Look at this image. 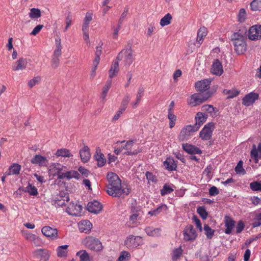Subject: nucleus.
<instances>
[{"label": "nucleus", "instance_id": "nucleus-58", "mask_svg": "<svg viewBox=\"0 0 261 261\" xmlns=\"http://www.w3.org/2000/svg\"><path fill=\"white\" fill-rule=\"evenodd\" d=\"M250 187L253 191L261 190V184L257 182H251Z\"/></svg>", "mask_w": 261, "mask_h": 261}, {"label": "nucleus", "instance_id": "nucleus-20", "mask_svg": "<svg viewBox=\"0 0 261 261\" xmlns=\"http://www.w3.org/2000/svg\"><path fill=\"white\" fill-rule=\"evenodd\" d=\"M207 115L203 114L201 112H198L195 117V124L194 125L195 130H198L200 127L206 121Z\"/></svg>", "mask_w": 261, "mask_h": 261}, {"label": "nucleus", "instance_id": "nucleus-62", "mask_svg": "<svg viewBox=\"0 0 261 261\" xmlns=\"http://www.w3.org/2000/svg\"><path fill=\"white\" fill-rule=\"evenodd\" d=\"M219 190L215 186H213L209 189V194L210 196H214L219 194Z\"/></svg>", "mask_w": 261, "mask_h": 261}, {"label": "nucleus", "instance_id": "nucleus-50", "mask_svg": "<svg viewBox=\"0 0 261 261\" xmlns=\"http://www.w3.org/2000/svg\"><path fill=\"white\" fill-rule=\"evenodd\" d=\"M41 80V78L40 76H36L29 81L28 82V86L30 88H32L36 84H38Z\"/></svg>", "mask_w": 261, "mask_h": 261}, {"label": "nucleus", "instance_id": "nucleus-52", "mask_svg": "<svg viewBox=\"0 0 261 261\" xmlns=\"http://www.w3.org/2000/svg\"><path fill=\"white\" fill-rule=\"evenodd\" d=\"M60 57V56H55L53 55V58L51 60V67L53 68L56 69L58 67L59 64V62H60V60H59Z\"/></svg>", "mask_w": 261, "mask_h": 261}, {"label": "nucleus", "instance_id": "nucleus-35", "mask_svg": "<svg viewBox=\"0 0 261 261\" xmlns=\"http://www.w3.org/2000/svg\"><path fill=\"white\" fill-rule=\"evenodd\" d=\"M21 189L23 191H24L25 192H28L31 195L34 196L38 194V191L37 188L35 186L31 185L30 184H29L27 187L23 188Z\"/></svg>", "mask_w": 261, "mask_h": 261}, {"label": "nucleus", "instance_id": "nucleus-9", "mask_svg": "<svg viewBox=\"0 0 261 261\" xmlns=\"http://www.w3.org/2000/svg\"><path fill=\"white\" fill-rule=\"evenodd\" d=\"M214 128V123L209 122L204 125L199 133L200 137L203 140H209L211 139L213 131Z\"/></svg>", "mask_w": 261, "mask_h": 261}, {"label": "nucleus", "instance_id": "nucleus-63", "mask_svg": "<svg viewBox=\"0 0 261 261\" xmlns=\"http://www.w3.org/2000/svg\"><path fill=\"white\" fill-rule=\"evenodd\" d=\"M144 89L142 87H140L138 90V94H137V99L138 102H140L141 98L143 95Z\"/></svg>", "mask_w": 261, "mask_h": 261}, {"label": "nucleus", "instance_id": "nucleus-48", "mask_svg": "<svg viewBox=\"0 0 261 261\" xmlns=\"http://www.w3.org/2000/svg\"><path fill=\"white\" fill-rule=\"evenodd\" d=\"M168 118L170 120L169 127L172 128L175 126L176 116L173 113H168Z\"/></svg>", "mask_w": 261, "mask_h": 261}, {"label": "nucleus", "instance_id": "nucleus-16", "mask_svg": "<svg viewBox=\"0 0 261 261\" xmlns=\"http://www.w3.org/2000/svg\"><path fill=\"white\" fill-rule=\"evenodd\" d=\"M211 72L216 75H221L223 73L222 65L219 59H215L211 68Z\"/></svg>", "mask_w": 261, "mask_h": 261}, {"label": "nucleus", "instance_id": "nucleus-22", "mask_svg": "<svg viewBox=\"0 0 261 261\" xmlns=\"http://www.w3.org/2000/svg\"><path fill=\"white\" fill-rule=\"evenodd\" d=\"M69 200V197H53L51 199V203L56 207L63 206L66 202Z\"/></svg>", "mask_w": 261, "mask_h": 261}, {"label": "nucleus", "instance_id": "nucleus-41", "mask_svg": "<svg viewBox=\"0 0 261 261\" xmlns=\"http://www.w3.org/2000/svg\"><path fill=\"white\" fill-rule=\"evenodd\" d=\"M130 254L126 251H123L120 253V256L117 261H129L130 259Z\"/></svg>", "mask_w": 261, "mask_h": 261}, {"label": "nucleus", "instance_id": "nucleus-14", "mask_svg": "<svg viewBox=\"0 0 261 261\" xmlns=\"http://www.w3.org/2000/svg\"><path fill=\"white\" fill-rule=\"evenodd\" d=\"M42 233L47 238L51 240L58 238V230L49 226H45L42 228Z\"/></svg>", "mask_w": 261, "mask_h": 261}, {"label": "nucleus", "instance_id": "nucleus-40", "mask_svg": "<svg viewBox=\"0 0 261 261\" xmlns=\"http://www.w3.org/2000/svg\"><path fill=\"white\" fill-rule=\"evenodd\" d=\"M29 16L32 19H37L41 17V11L37 8H32L29 13Z\"/></svg>", "mask_w": 261, "mask_h": 261}, {"label": "nucleus", "instance_id": "nucleus-44", "mask_svg": "<svg viewBox=\"0 0 261 261\" xmlns=\"http://www.w3.org/2000/svg\"><path fill=\"white\" fill-rule=\"evenodd\" d=\"M56 49L54 50L53 55H54L55 56H60L61 55V49H62L61 39H59L58 40L57 39H56Z\"/></svg>", "mask_w": 261, "mask_h": 261}, {"label": "nucleus", "instance_id": "nucleus-39", "mask_svg": "<svg viewBox=\"0 0 261 261\" xmlns=\"http://www.w3.org/2000/svg\"><path fill=\"white\" fill-rule=\"evenodd\" d=\"M204 233L206 236V238L208 239H211L214 235L215 232V230L212 229L208 225L204 224Z\"/></svg>", "mask_w": 261, "mask_h": 261}, {"label": "nucleus", "instance_id": "nucleus-2", "mask_svg": "<svg viewBox=\"0 0 261 261\" xmlns=\"http://www.w3.org/2000/svg\"><path fill=\"white\" fill-rule=\"evenodd\" d=\"M108 184L107 186L106 191L110 196L115 194L128 195L131 191L130 186L126 182H121L118 176L114 172H108L107 175Z\"/></svg>", "mask_w": 261, "mask_h": 261}, {"label": "nucleus", "instance_id": "nucleus-55", "mask_svg": "<svg viewBox=\"0 0 261 261\" xmlns=\"http://www.w3.org/2000/svg\"><path fill=\"white\" fill-rule=\"evenodd\" d=\"M252 225L253 227H256L261 225V213L256 215Z\"/></svg>", "mask_w": 261, "mask_h": 261}, {"label": "nucleus", "instance_id": "nucleus-29", "mask_svg": "<svg viewBox=\"0 0 261 261\" xmlns=\"http://www.w3.org/2000/svg\"><path fill=\"white\" fill-rule=\"evenodd\" d=\"M48 162L47 159L41 155H35L32 159L31 163L33 164H38L39 166H45Z\"/></svg>", "mask_w": 261, "mask_h": 261}, {"label": "nucleus", "instance_id": "nucleus-19", "mask_svg": "<svg viewBox=\"0 0 261 261\" xmlns=\"http://www.w3.org/2000/svg\"><path fill=\"white\" fill-rule=\"evenodd\" d=\"M251 157L254 160L255 163H257L259 159H261V143L258 145L257 148L253 144L250 152Z\"/></svg>", "mask_w": 261, "mask_h": 261}, {"label": "nucleus", "instance_id": "nucleus-61", "mask_svg": "<svg viewBox=\"0 0 261 261\" xmlns=\"http://www.w3.org/2000/svg\"><path fill=\"white\" fill-rule=\"evenodd\" d=\"M78 170L85 177H88L90 173L88 170L82 166L80 167Z\"/></svg>", "mask_w": 261, "mask_h": 261}, {"label": "nucleus", "instance_id": "nucleus-17", "mask_svg": "<svg viewBox=\"0 0 261 261\" xmlns=\"http://www.w3.org/2000/svg\"><path fill=\"white\" fill-rule=\"evenodd\" d=\"M134 143V140H129L126 142L125 150H126V151H125L123 153V154L127 155H133L137 154L138 153L142 151V149L139 147H137V149H135L133 150H132V146H133Z\"/></svg>", "mask_w": 261, "mask_h": 261}, {"label": "nucleus", "instance_id": "nucleus-46", "mask_svg": "<svg viewBox=\"0 0 261 261\" xmlns=\"http://www.w3.org/2000/svg\"><path fill=\"white\" fill-rule=\"evenodd\" d=\"M76 255L79 256L80 261H87L89 259V255L86 250H81L77 252Z\"/></svg>", "mask_w": 261, "mask_h": 261}, {"label": "nucleus", "instance_id": "nucleus-36", "mask_svg": "<svg viewBox=\"0 0 261 261\" xmlns=\"http://www.w3.org/2000/svg\"><path fill=\"white\" fill-rule=\"evenodd\" d=\"M146 233L149 236H158L161 231L160 228H154L152 227H147L145 229Z\"/></svg>", "mask_w": 261, "mask_h": 261}, {"label": "nucleus", "instance_id": "nucleus-32", "mask_svg": "<svg viewBox=\"0 0 261 261\" xmlns=\"http://www.w3.org/2000/svg\"><path fill=\"white\" fill-rule=\"evenodd\" d=\"M20 169L21 166L17 163H14L10 166L8 175H18L19 174Z\"/></svg>", "mask_w": 261, "mask_h": 261}, {"label": "nucleus", "instance_id": "nucleus-30", "mask_svg": "<svg viewBox=\"0 0 261 261\" xmlns=\"http://www.w3.org/2000/svg\"><path fill=\"white\" fill-rule=\"evenodd\" d=\"M117 59L116 61L113 62L111 66V69L109 70V78L112 79L113 77L117 75L118 72L119 63Z\"/></svg>", "mask_w": 261, "mask_h": 261}, {"label": "nucleus", "instance_id": "nucleus-42", "mask_svg": "<svg viewBox=\"0 0 261 261\" xmlns=\"http://www.w3.org/2000/svg\"><path fill=\"white\" fill-rule=\"evenodd\" d=\"M56 155L58 156H61L63 157H70L72 156L70 153L69 150L66 148L58 149L56 153Z\"/></svg>", "mask_w": 261, "mask_h": 261}, {"label": "nucleus", "instance_id": "nucleus-11", "mask_svg": "<svg viewBox=\"0 0 261 261\" xmlns=\"http://www.w3.org/2000/svg\"><path fill=\"white\" fill-rule=\"evenodd\" d=\"M195 128L194 125H189L184 127L181 130L178 139L180 141L187 140L192 133L197 131L195 130Z\"/></svg>", "mask_w": 261, "mask_h": 261}, {"label": "nucleus", "instance_id": "nucleus-23", "mask_svg": "<svg viewBox=\"0 0 261 261\" xmlns=\"http://www.w3.org/2000/svg\"><path fill=\"white\" fill-rule=\"evenodd\" d=\"M236 222L229 216L225 217V226L226 229L225 233L230 234L235 226Z\"/></svg>", "mask_w": 261, "mask_h": 261}, {"label": "nucleus", "instance_id": "nucleus-45", "mask_svg": "<svg viewBox=\"0 0 261 261\" xmlns=\"http://www.w3.org/2000/svg\"><path fill=\"white\" fill-rule=\"evenodd\" d=\"M182 253V250L180 247L177 248H175L173 251V254L172 256V260L175 261L178 259L181 255Z\"/></svg>", "mask_w": 261, "mask_h": 261}, {"label": "nucleus", "instance_id": "nucleus-24", "mask_svg": "<svg viewBox=\"0 0 261 261\" xmlns=\"http://www.w3.org/2000/svg\"><path fill=\"white\" fill-rule=\"evenodd\" d=\"M27 60L23 58H19L14 65L12 66V70L13 71H18L19 70L25 69L27 67Z\"/></svg>", "mask_w": 261, "mask_h": 261}, {"label": "nucleus", "instance_id": "nucleus-15", "mask_svg": "<svg viewBox=\"0 0 261 261\" xmlns=\"http://www.w3.org/2000/svg\"><path fill=\"white\" fill-rule=\"evenodd\" d=\"M34 256L40 261H47L49 257V251L46 249H37L33 252Z\"/></svg>", "mask_w": 261, "mask_h": 261}, {"label": "nucleus", "instance_id": "nucleus-53", "mask_svg": "<svg viewBox=\"0 0 261 261\" xmlns=\"http://www.w3.org/2000/svg\"><path fill=\"white\" fill-rule=\"evenodd\" d=\"M235 171L237 173H245V171L243 168V162L240 161L235 168Z\"/></svg>", "mask_w": 261, "mask_h": 261}, {"label": "nucleus", "instance_id": "nucleus-7", "mask_svg": "<svg viewBox=\"0 0 261 261\" xmlns=\"http://www.w3.org/2000/svg\"><path fill=\"white\" fill-rule=\"evenodd\" d=\"M143 244V239L140 236L129 235L124 241V245L128 249L136 248Z\"/></svg>", "mask_w": 261, "mask_h": 261}, {"label": "nucleus", "instance_id": "nucleus-64", "mask_svg": "<svg viewBox=\"0 0 261 261\" xmlns=\"http://www.w3.org/2000/svg\"><path fill=\"white\" fill-rule=\"evenodd\" d=\"M130 97L128 95H126L123 98L122 101L121 102V104L123 105H125L127 106L129 101H130Z\"/></svg>", "mask_w": 261, "mask_h": 261}, {"label": "nucleus", "instance_id": "nucleus-8", "mask_svg": "<svg viewBox=\"0 0 261 261\" xmlns=\"http://www.w3.org/2000/svg\"><path fill=\"white\" fill-rule=\"evenodd\" d=\"M83 206L78 202L71 201L66 208L67 213L73 216H80L82 214Z\"/></svg>", "mask_w": 261, "mask_h": 261}, {"label": "nucleus", "instance_id": "nucleus-10", "mask_svg": "<svg viewBox=\"0 0 261 261\" xmlns=\"http://www.w3.org/2000/svg\"><path fill=\"white\" fill-rule=\"evenodd\" d=\"M248 38L251 40L261 39V25H255L250 28L248 33Z\"/></svg>", "mask_w": 261, "mask_h": 261}, {"label": "nucleus", "instance_id": "nucleus-51", "mask_svg": "<svg viewBox=\"0 0 261 261\" xmlns=\"http://www.w3.org/2000/svg\"><path fill=\"white\" fill-rule=\"evenodd\" d=\"M145 175L148 181H151L153 182H157V178L156 176L152 174V173L150 172L149 171H147L145 173Z\"/></svg>", "mask_w": 261, "mask_h": 261}, {"label": "nucleus", "instance_id": "nucleus-3", "mask_svg": "<svg viewBox=\"0 0 261 261\" xmlns=\"http://www.w3.org/2000/svg\"><path fill=\"white\" fill-rule=\"evenodd\" d=\"M246 33L247 30L243 29L233 33L231 36L234 50L238 55L244 54L247 50Z\"/></svg>", "mask_w": 261, "mask_h": 261}, {"label": "nucleus", "instance_id": "nucleus-47", "mask_svg": "<svg viewBox=\"0 0 261 261\" xmlns=\"http://www.w3.org/2000/svg\"><path fill=\"white\" fill-rule=\"evenodd\" d=\"M172 191H173L172 188L169 185L165 184L162 189L161 190V193L162 195L163 196L166 194H169Z\"/></svg>", "mask_w": 261, "mask_h": 261}, {"label": "nucleus", "instance_id": "nucleus-25", "mask_svg": "<svg viewBox=\"0 0 261 261\" xmlns=\"http://www.w3.org/2000/svg\"><path fill=\"white\" fill-rule=\"evenodd\" d=\"M94 158L97 161V165L98 167H102L106 163V160L105 158V156L101 152V150L99 147L96 149Z\"/></svg>", "mask_w": 261, "mask_h": 261}, {"label": "nucleus", "instance_id": "nucleus-43", "mask_svg": "<svg viewBox=\"0 0 261 261\" xmlns=\"http://www.w3.org/2000/svg\"><path fill=\"white\" fill-rule=\"evenodd\" d=\"M240 92L236 90H227L225 89L223 91V93L228 95L227 98H232L238 96Z\"/></svg>", "mask_w": 261, "mask_h": 261}, {"label": "nucleus", "instance_id": "nucleus-13", "mask_svg": "<svg viewBox=\"0 0 261 261\" xmlns=\"http://www.w3.org/2000/svg\"><path fill=\"white\" fill-rule=\"evenodd\" d=\"M259 98L258 94L253 92L246 95L242 99V103L245 106L248 107L252 105L256 100Z\"/></svg>", "mask_w": 261, "mask_h": 261}, {"label": "nucleus", "instance_id": "nucleus-34", "mask_svg": "<svg viewBox=\"0 0 261 261\" xmlns=\"http://www.w3.org/2000/svg\"><path fill=\"white\" fill-rule=\"evenodd\" d=\"M206 34L207 29L204 27L200 28L197 33V41L201 44L203 37L206 36Z\"/></svg>", "mask_w": 261, "mask_h": 261}, {"label": "nucleus", "instance_id": "nucleus-4", "mask_svg": "<svg viewBox=\"0 0 261 261\" xmlns=\"http://www.w3.org/2000/svg\"><path fill=\"white\" fill-rule=\"evenodd\" d=\"M82 243L88 249L96 252L102 251L103 246L99 239L92 236H88L84 238Z\"/></svg>", "mask_w": 261, "mask_h": 261}, {"label": "nucleus", "instance_id": "nucleus-37", "mask_svg": "<svg viewBox=\"0 0 261 261\" xmlns=\"http://www.w3.org/2000/svg\"><path fill=\"white\" fill-rule=\"evenodd\" d=\"M251 10L254 11H261V0H253L250 3Z\"/></svg>", "mask_w": 261, "mask_h": 261}, {"label": "nucleus", "instance_id": "nucleus-49", "mask_svg": "<svg viewBox=\"0 0 261 261\" xmlns=\"http://www.w3.org/2000/svg\"><path fill=\"white\" fill-rule=\"evenodd\" d=\"M197 212L202 219H205L207 218L208 214L203 207H199L197 208Z\"/></svg>", "mask_w": 261, "mask_h": 261}, {"label": "nucleus", "instance_id": "nucleus-38", "mask_svg": "<svg viewBox=\"0 0 261 261\" xmlns=\"http://www.w3.org/2000/svg\"><path fill=\"white\" fill-rule=\"evenodd\" d=\"M172 18V17L170 13L167 14L161 19L160 25L162 27H164L169 24Z\"/></svg>", "mask_w": 261, "mask_h": 261}, {"label": "nucleus", "instance_id": "nucleus-57", "mask_svg": "<svg viewBox=\"0 0 261 261\" xmlns=\"http://www.w3.org/2000/svg\"><path fill=\"white\" fill-rule=\"evenodd\" d=\"M245 227V224L243 221L240 220L238 222L236 226V232L237 233H241Z\"/></svg>", "mask_w": 261, "mask_h": 261}, {"label": "nucleus", "instance_id": "nucleus-59", "mask_svg": "<svg viewBox=\"0 0 261 261\" xmlns=\"http://www.w3.org/2000/svg\"><path fill=\"white\" fill-rule=\"evenodd\" d=\"M246 14V11L244 9H241L239 11L238 17L239 21L241 22L244 21L245 20V16Z\"/></svg>", "mask_w": 261, "mask_h": 261}, {"label": "nucleus", "instance_id": "nucleus-18", "mask_svg": "<svg viewBox=\"0 0 261 261\" xmlns=\"http://www.w3.org/2000/svg\"><path fill=\"white\" fill-rule=\"evenodd\" d=\"M78 226L80 232L88 233L91 231L92 224L90 221L84 220L81 221L78 223Z\"/></svg>", "mask_w": 261, "mask_h": 261}, {"label": "nucleus", "instance_id": "nucleus-26", "mask_svg": "<svg viewBox=\"0 0 261 261\" xmlns=\"http://www.w3.org/2000/svg\"><path fill=\"white\" fill-rule=\"evenodd\" d=\"M163 163L167 170L172 171L176 170L177 164L173 158H167Z\"/></svg>", "mask_w": 261, "mask_h": 261}, {"label": "nucleus", "instance_id": "nucleus-12", "mask_svg": "<svg viewBox=\"0 0 261 261\" xmlns=\"http://www.w3.org/2000/svg\"><path fill=\"white\" fill-rule=\"evenodd\" d=\"M102 205L100 202L96 200H94L88 203L86 209L90 213L97 214L102 211Z\"/></svg>", "mask_w": 261, "mask_h": 261}, {"label": "nucleus", "instance_id": "nucleus-1", "mask_svg": "<svg viewBox=\"0 0 261 261\" xmlns=\"http://www.w3.org/2000/svg\"><path fill=\"white\" fill-rule=\"evenodd\" d=\"M211 81L210 79H204L197 82L195 87L198 93L192 95L189 104L193 107L197 106L211 97L214 92L210 90Z\"/></svg>", "mask_w": 261, "mask_h": 261}, {"label": "nucleus", "instance_id": "nucleus-54", "mask_svg": "<svg viewBox=\"0 0 261 261\" xmlns=\"http://www.w3.org/2000/svg\"><path fill=\"white\" fill-rule=\"evenodd\" d=\"M201 110L202 111L207 112L209 113L212 114L213 112H214L215 108L212 105H205L202 107Z\"/></svg>", "mask_w": 261, "mask_h": 261}, {"label": "nucleus", "instance_id": "nucleus-60", "mask_svg": "<svg viewBox=\"0 0 261 261\" xmlns=\"http://www.w3.org/2000/svg\"><path fill=\"white\" fill-rule=\"evenodd\" d=\"M43 28V25L42 24H39L37 25L32 31L31 33V35L35 36L37 34L39 33V32L41 30V29Z\"/></svg>", "mask_w": 261, "mask_h": 261}, {"label": "nucleus", "instance_id": "nucleus-21", "mask_svg": "<svg viewBox=\"0 0 261 261\" xmlns=\"http://www.w3.org/2000/svg\"><path fill=\"white\" fill-rule=\"evenodd\" d=\"M182 149L190 154H201L202 151L197 147L188 143L182 144Z\"/></svg>", "mask_w": 261, "mask_h": 261}, {"label": "nucleus", "instance_id": "nucleus-5", "mask_svg": "<svg viewBox=\"0 0 261 261\" xmlns=\"http://www.w3.org/2000/svg\"><path fill=\"white\" fill-rule=\"evenodd\" d=\"M124 58V62L125 65L130 66L134 61V58L133 55V50L130 47L128 48H124L122 49L118 55L117 60L120 61L122 58Z\"/></svg>", "mask_w": 261, "mask_h": 261}, {"label": "nucleus", "instance_id": "nucleus-6", "mask_svg": "<svg viewBox=\"0 0 261 261\" xmlns=\"http://www.w3.org/2000/svg\"><path fill=\"white\" fill-rule=\"evenodd\" d=\"M183 239L185 242H192L196 240L197 233L193 225H187L182 231Z\"/></svg>", "mask_w": 261, "mask_h": 261}, {"label": "nucleus", "instance_id": "nucleus-27", "mask_svg": "<svg viewBox=\"0 0 261 261\" xmlns=\"http://www.w3.org/2000/svg\"><path fill=\"white\" fill-rule=\"evenodd\" d=\"M132 212L133 214L130 216L128 224L129 227H133L136 224L137 222L141 215V211L137 210L135 212L133 211L132 208Z\"/></svg>", "mask_w": 261, "mask_h": 261}, {"label": "nucleus", "instance_id": "nucleus-28", "mask_svg": "<svg viewBox=\"0 0 261 261\" xmlns=\"http://www.w3.org/2000/svg\"><path fill=\"white\" fill-rule=\"evenodd\" d=\"M80 154L82 161L84 163H87L91 157L89 147L85 145L83 148L80 150Z\"/></svg>", "mask_w": 261, "mask_h": 261}, {"label": "nucleus", "instance_id": "nucleus-56", "mask_svg": "<svg viewBox=\"0 0 261 261\" xmlns=\"http://www.w3.org/2000/svg\"><path fill=\"white\" fill-rule=\"evenodd\" d=\"M128 8L125 7L124 9L123 13H122V14L121 15L120 18L119 19V21H118V24H119V27L121 26V25L123 23V19L126 16V15L128 13Z\"/></svg>", "mask_w": 261, "mask_h": 261}, {"label": "nucleus", "instance_id": "nucleus-33", "mask_svg": "<svg viewBox=\"0 0 261 261\" xmlns=\"http://www.w3.org/2000/svg\"><path fill=\"white\" fill-rule=\"evenodd\" d=\"M59 166L60 164H58L55 165L52 169L55 172V174H56L57 175L58 179H63L65 178H67L66 172H62V169L59 167Z\"/></svg>", "mask_w": 261, "mask_h": 261}, {"label": "nucleus", "instance_id": "nucleus-31", "mask_svg": "<svg viewBox=\"0 0 261 261\" xmlns=\"http://www.w3.org/2000/svg\"><path fill=\"white\" fill-rule=\"evenodd\" d=\"M68 247L67 245L58 246L56 250L57 256L60 257H66L67 255Z\"/></svg>", "mask_w": 261, "mask_h": 261}]
</instances>
